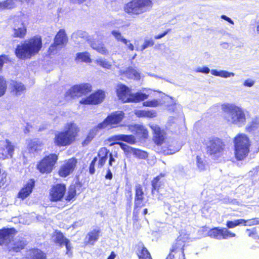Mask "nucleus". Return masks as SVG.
Listing matches in <instances>:
<instances>
[{
  "mask_svg": "<svg viewBox=\"0 0 259 259\" xmlns=\"http://www.w3.org/2000/svg\"><path fill=\"white\" fill-rule=\"evenodd\" d=\"M42 48L40 36H35L18 45L15 49L16 56L20 59H29L37 54Z\"/></svg>",
  "mask_w": 259,
  "mask_h": 259,
  "instance_id": "obj_1",
  "label": "nucleus"
},
{
  "mask_svg": "<svg viewBox=\"0 0 259 259\" xmlns=\"http://www.w3.org/2000/svg\"><path fill=\"white\" fill-rule=\"evenodd\" d=\"M224 118L228 122L239 127L245 124L246 116L244 109L235 104H226L223 105Z\"/></svg>",
  "mask_w": 259,
  "mask_h": 259,
  "instance_id": "obj_2",
  "label": "nucleus"
},
{
  "mask_svg": "<svg viewBox=\"0 0 259 259\" xmlns=\"http://www.w3.org/2000/svg\"><path fill=\"white\" fill-rule=\"evenodd\" d=\"M78 132L76 124L73 122L67 123L65 130L56 134L54 141L58 146H66L72 144L75 139Z\"/></svg>",
  "mask_w": 259,
  "mask_h": 259,
  "instance_id": "obj_3",
  "label": "nucleus"
},
{
  "mask_svg": "<svg viewBox=\"0 0 259 259\" xmlns=\"http://www.w3.org/2000/svg\"><path fill=\"white\" fill-rule=\"evenodd\" d=\"M234 154L238 160H242L248 155L250 150V142L245 134H239L235 137Z\"/></svg>",
  "mask_w": 259,
  "mask_h": 259,
  "instance_id": "obj_4",
  "label": "nucleus"
},
{
  "mask_svg": "<svg viewBox=\"0 0 259 259\" xmlns=\"http://www.w3.org/2000/svg\"><path fill=\"white\" fill-rule=\"evenodd\" d=\"M207 153L214 160L221 161L223 158L225 145L223 141L217 137L209 138L205 143Z\"/></svg>",
  "mask_w": 259,
  "mask_h": 259,
  "instance_id": "obj_5",
  "label": "nucleus"
},
{
  "mask_svg": "<svg viewBox=\"0 0 259 259\" xmlns=\"http://www.w3.org/2000/svg\"><path fill=\"white\" fill-rule=\"evenodd\" d=\"M152 5L151 0H132L125 5L124 9L128 14L139 15L148 11Z\"/></svg>",
  "mask_w": 259,
  "mask_h": 259,
  "instance_id": "obj_6",
  "label": "nucleus"
},
{
  "mask_svg": "<svg viewBox=\"0 0 259 259\" xmlns=\"http://www.w3.org/2000/svg\"><path fill=\"white\" fill-rule=\"evenodd\" d=\"M58 160V156L56 154H51L45 156L37 164V169L42 174H49Z\"/></svg>",
  "mask_w": 259,
  "mask_h": 259,
  "instance_id": "obj_7",
  "label": "nucleus"
},
{
  "mask_svg": "<svg viewBox=\"0 0 259 259\" xmlns=\"http://www.w3.org/2000/svg\"><path fill=\"white\" fill-rule=\"evenodd\" d=\"M91 88L90 84L88 83L74 85L66 92L65 97L70 99L81 97L90 92Z\"/></svg>",
  "mask_w": 259,
  "mask_h": 259,
  "instance_id": "obj_8",
  "label": "nucleus"
},
{
  "mask_svg": "<svg viewBox=\"0 0 259 259\" xmlns=\"http://www.w3.org/2000/svg\"><path fill=\"white\" fill-rule=\"evenodd\" d=\"M208 236L218 240L228 239L235 237L236 234L226 228L215 227L210 229L207 233Z\"/></svg>",
  "mask_w": 259,
  "mask_h": 259,
  "instance_id": "obj_9",
  "label": "nucleus"
},
{
  "mask_svg": "<svg viewBox=\"0 0 259 259\" xmlns=\"http://www.w3.org/2000/svg\"><path fill=\"white\" fill-rule=\"evenodd\" d=\"M109 142H112L110 146L114 144L119 145L120 143H123L121 142H124L128 144L133 145L136 143V139L132 135L119 134L111 136L108 139Z\"/></svg>",
  "mask_w": 259,
  "mask_h": 259,
  "instance_id": "obj_10",
  "label": "nucleus"
},
{
  "mask_svg": "<svg viewBox=\"0 0 259 259\" xmlns=\"http://www.w3.org/2000/svg\"><path fill=\"white\" fill-rule=\"evenodd\" d=\"M68 41L67 36L64 29H60L56 35L54 43L51 45L49 51L51 53H54L59 47H63L66 44Z\"/></svg>",
  "mask_w": 259,
  "mask_h": 259,
  "instance_id": "obj_11",
  "label": "nucleus"
},
{
  "mask_svg": "<svg viewBox=\"0 0 259 259\" xmlns=\"http://www.w3.org/2000/svg\"><path fill=\"white\" fill-rule=\"evenodd\" d=\"M66 191L65 185L57 184L54 185L50 192V199L52 201L56 202L60 201L64 196Z\"/></svg>",
  "mask_w": 259,
  "mask_h": 259,
  "instance_id": "obj_12",
  "label": "nucleus"
},
{
  "mask_svg": "<svg viewBox=\"0 0 259 259\" xmlns=\"http://www.w3.org/2000/svg\"><path fill=\"white\" fill-rule=\"evenodd\" d=\"M104 98V92L101 90H99L92 94L89 97L82 98L79 102L81 104H97L101 103Z\"/></svg>",
  "mask_w": 259,
  "mask_h": 259,
  "instance_id": "obj_13",
  "label": "nucleus"
},
{
  "mask_svg": "<svg viewBox=\"0 0 259 259\" xmlns=\"http://www.w3.org/2000/svg\"><path fill=\"white\" fill-rule=\"evenodd\" d=\"M26 244V242L24 239H13L7 246L10 254L14 255L24 249Z\"/></svg>",
  "mask_w": 259,
  "mask_h": 259,
  "instance_id": "obj_14",
  "label": "nucleus"
},
{
  "mask_svg": "<svg viewBox=\"0 0 259 259\" xmlns=\"http://www.w3.org/2000/svg\"><path fill=\"white\" fill-rule=\"evenodd\" d=\"M16 231L14 228H3L0 230V245H7L14 238Z\"/></svg>",
  "mask_w": 259,
  "mask_h": 259,
  "instance_id": "obj_15",
  "label": "nucleus"
},
{
  "mask_svg": "<svg viewBox=\"0 0 259 259\" xmlns=\"http://www.w3.org/2000/svg\"><path fill=\"white\" fill-rule=\"evenodd\" d=\"M54 242L60 247L65 246L66 254H69L71 249V244L68 239L66 238L60 231H56V234L53 236Z\"/></svg>",
  "mask_w": 259,
  "mask_h": 259,
  "instance_id": "obj_16",
  "label": "nucleus"
},
{
  "mask_svg": "<svg viewBox=\"0 0 259 259\" xmlns=\"http://www.w3.org/2000/svg\"><path fill=\"white\" fill-rule=\"evenodd\" d=\"M76 163V159L72 158L68 159L67 162L61 167L59 171L60 176L62 177H66L69 175L74 170Z\"/></svg>",
  "mask_w": 259,
  "mask_h": 259,
  "instance_id": "obj_17",
  "label": "nucleus"
},
{
  "mask_svg": "<svg viewBox=\"0 0 259 259\" xmlns=\"http://www.w3.org/2000/svg\"><path fill=\"white\" fill-rule=\"evenodd\" d=\"M35 182L33 179L29 180L18 193V197L22 200L26 198L32 193L35 186Z\"/></svg>",
  "mask_w": 259,
  "mask_h": 259,
  "instance_id": "obj_18",
  "label": "nucleus"
},
{
  "mask_svg": "<svg viewBox=\"0 0 259 259\" xmlns=\"http://www.w3.org/2000/svg\"><path fill=\"white\" fill-rule=\"evenodd\" d=\"M35 182L33 179L29 180L18 193V197L22 200L26 198L32 193L35 186Z\"/></svg>",
  "mask_w": 259,
  "mask_h": 259,
  "instance_id": "obj_19",
  "label": "nucleus"
},
{
  "mask_svg": "<svg viewBox=\"0 0 259 259\" xmlns=\"http://www.w3.org/2000/svg\"><path fill=\"white\" fill-rule=\"evenodd\" d=\"M116 94L119 99L123 102H128L131 93L129 88L124 84H118L116 89Z\"/></svg>",
  "mask_w": 259,
  "mask_h": 259,
  "instance_id": "obj_20",
  "label": "nucleus"
},
{
  "mask_svg": "<svg viewBox=\"0 0 259 259\" xmlns=\"http://www.w3.org/2000/svg\"><path fill=\"white\" fill-rule=\"evenodd\" d=\"M25 258L26 259H46V255L39 249L32 248L26 251Z\"/></svg>",
  "mask_w": 259,
  "mask_h": 259,
  "instance_id": "obj_21",
  "label": "nucleus"
},
{
  "mask_svg": "<svg viewBox=\"0 0 259 259\" xmlns=\"http://www.w3.org/2000/svg\"><path fill=\"white\" fill-rule=\"evenodd\" d=\"M81 187V184L78 182L71 185L68 188L67 195L65 198L66 200L70 201L72 200L75 197L77 191H78L79 193L81 192L80 189Z\"/></svg>",
  "mask_w": 259,
  "mask_h": 259,
  "instance_id": "obj_22",
  "label": "nucleus"
},
{
  "mask_svg": "<svg viewBox=\"0 0 259 259\" xmlns=\"http://www.w3.org/2000/svg\"><path fill=\"white\" fill-rule=\"evenodd\" d=\"M124 116V113L122 111H115L108 115L107 118L110 125L113 127V125L118 124L122 121Z\"/></svg>",
  "mask_w": 259,
  "mask_h": 259,
  "instance_id": "obj_23",
  "label": "nucleus"
},
{
  "mask_svg": "<svg viewBox=\"0 0 259 259\" xmlns=\"http://www.w3.org/2000/svg\"><path fill=\"white\" fill-rule=\"evenodd\" d=\"M150 89L146 90V93H143L141 91L137 92L135 93H131L128 102H139L147 99L149 96Z\"/></svg>",
  "mask_w": 259,
  "mask_h": 259,
  "instance_id": "obj_24",
  "label": "nucleus"
},
{
  "mask_svg": "<svg viewBox=\"0 0 259 259\" xmlns=\"http://www.w3.org/2000/svg\"><path fill=\"white\" fill-rule=\"evenodd\" d=\"M163 176L162 174L155 177L153 180L151 181V185H152V194L153 195H154L155 193L156 192L158 193L161 194V188L163 185V184L161 181H160V178L161 177Z\"/></svg>",
  "mask_w": 259,
  "mask_h": 259,
  "instance_id": "obj_25",
  "label": "nucleus"
},
{
  "mask_svg": "<svg viewBox=\"0 0 259 259\" xmlns=\"http://www.w3.org/2000/svg\"><path fill=\"white\" fill-rule=\"evenodd\" d=\"M154 131V141L157 145H161L164 140V132L159 126H153L151 127Z\"/></svg>",
  "mask_w": 259,
  "mask_h": 259,
  "instance_id": "obj_26",
  "label": "nucleus"
},
{
  "mask_svg": "<svg viewBox=\"0 0 259 259\" xmlns=\"http://www.w3.org/2000/svg\"><path fill=\"white\" fill-rule=\"evenodd\" d=\"M128 128L134 133L141 135L142 137L144 138H146L148 136V131L142 125H131L128 126Z\"/></svg>",
  "mask_w": 259,
  "mask_h": 259,
  "instance_id": "obj_27",
  "label": "nucleus"
},
{
  "mask_svg": "<svg viewBox=\"0 0 259 259\" xmlns=\"http://www.w3.org/2000/svg\"><path fill=\"white\" fill-rule=\"evenodd\" d=\"M10 86L16 96L20 95L22 92L25 90V87L23 83L14 80L11 81Z\"/></svg>",
  "mask_w": 259,
  "mask_h": 259,
  "instance_id": "obj_28",
  "label": "nucleus"
},
{
  "mask_svg": "<svg viewBox=\"0 0 259 259\" xmlns=\"http://www.w3.org/2000/svg\"><path fill=\"white\" fill-rule=\"evenodd\" d=\"M109 151L106 148H102L98 153L99 160L98 162V167H102L105 163L108 157Z\"/></svg>",
  "mask_w": 259,
  "mask_h": 259,
  "instance_id": "obj_29",
  "label": "nucleus"
},
{
  "mask_svg": "<svg viewBox=\"0 0 259 259\" xmlns=\"http://www.w3.org/2000/svg\"><path fill=\"white\" fill-rule=\"evenodd\" d=\"M88 37V34L85 31L78 30L72 34V38L77 44L81 43L84 39Z\"/></svg>",
  "mask_w": 259,
  "mask_h": 259,
  "instance_id": "obj_30",
  "label": "nucleus"
},
{
  "mask_svg": "<svg viewBox=\"0 0 259 259\" xmlns=\"http://www.w3.org/2000/svg\"><path fill=\"white\" fill-rule=\"evenodd\" d=\"M41 142L38 139L31 140L28 145V149L30 153H34L40 150Z\"/></svg>",
  "mask_w": 259,
  "mask_h": 259,
  "instance_id": "obj_31",
  "label": "nucleus"
},
{
  "mask_svg": "<svg viewBox=\"0 0 259 259\" xmlns=\"http://www.w3.org/2000/svg\"><path fill=\"white\" fill-rule=\"evenodd\" d=\"M175 172L176 175L182 177L190 176L189 168L187 166H184L180 164L175 166Z\"/></svg>",
  "mask_w": 259,
  "mask_h": 259,
  "instance_id": "obj_32",
  "label": "nucleus"
},
{
  "mask_svg": "<svg viewBox=\"0 0 259 259\" xmlns=\"http://www.w3.org/2000/svg\"><path fill=\"white\" fill-rule=\"evenodd\" d=\"M13 30V36L15 37L23 38L26 33V28L23 23H21L20 27L15 26Z\"/></svg>",
  "mask_w": 259,
  "mask_h": 259,
  "instance_id": "obj_33",
  "label": "nucleus"
},
{
  "mask_svg": "<svg viewBox=\"0 0 259 259\" xmlns=\"http://www.w3.org/2000/svg\"><path fill=\"white\" fill-rule=\"evenodd\" d=\"M14 0H5L0 1V12L5 10H12L17 7L15 3H14Z\"/></svg>",
  "mask_w": 259,
  "mask_h": 259,
  "instance_id": "obj_34",
  "label": "nucleus"
},
{
  "mask_svg": "<svg viewBox=\"0 0 259 259\" xmlns=\"http://www.w3.org/2000/svg\"><path fill=\"white\" fill-rule=\"evenodd\" d=\"M101 230L100 229H95L90 232L88 234V242L90 244L93 245L96 242L100 236Z\"/></svg>",
  "mask_w": 259,
  "mask_h": 259,
  "instance_id": "obj_35",
  "label": "nucleus"
},
{
  "mask_svg": "<svg viewBox=\"0 0 259 259\" xmlns=\"http://www.w3.org/2000/svg\"><path fill=\"white\" fill-rule=\"evenodd\" d=\"M212 75L215 76H219L223 78H228L235 76V73L230 72L226 70H218L217 69H212L211 70Z\"/></svg>",
  "mask_w": 259,
  "mask_h": 259,
  "instance_id": "obj_36",
  "label": "nucleus"
},
{
  "mask_svg": "<svg viewBox=\"0 0 259 259\" xmlns=\"http://www.w3.org/2000/svg\"><path fill=\"white\" fill-rule=\"evenodd\" d=\"M184 242L181 236L178 237L176 240V243L172 245L171 252H175L178 249H180L182 251V253L184 254L183 247L184 246ZM183 255H184V254Z\"/></svg>",
  "mask_w": 259,
  "mask_h": 259,
  "instance_id": "obj_37",
  "label": "nucleus"
},
{
  "mask_svg": "<svg viewBox=\"0 0 259 259\" xmlns=\"http://www.w3.org/2000/svg\"><path fill=\"white\" fill-rule=\"evenodd\" d=\"M81 61V62H91V59L90 58V55L89 53L81 52V53H77L76 54L75 61Z\"/></svg>",
  "mask_w": 259,
  "mask_h": 259,
  "instance_id": "obj_38",
  "label": "nucleus"
},
{
  "mask_svg": "<svg viewBox=\"0 0 259 259\" xmlns=\"http://www.w3.org/2000/svg\"><path fill=\"white\" fill-rule=\"evenodd\" d=\"M91 47L102 55H106L108 53L107 50L102 44H98L95 41L91 43Z\"/></svg>",
  "mask_w": 259,
  "mask_h": 259,
  "instance_id": "obj_39",
  "label": "nucleus"
},
{
  "mask_svg": "<svg viewBox=\"0 0 259 259\" xmlns=\"http://www.w3.org/2000/svg\"><path fill=\"white\" fill-rule=\"evenodd\" d=\"M125 73L127 76L136 80H140V74L132 67L127 68Z\"/></svg>",
  "mask_w": 259,
  "mask_h": 259,
  "instance_id": "obj_40",
  "label": "nucleus"
},
{
  "mask_svg": "<svg viewBox=\"0 0 259 259\" xmlns=\"http://www.w3.org/2000/svg\"><path fill=\"white\" fill-rule=\"evenodd\" d=\"M259 126V118H253L252 121L248 124L246 127V131L251 132L256 130Z\"/></svg>",
  "mask_w": 259,
  "mask_h": 259,
  "instance_id": "obj_41",
  "label": "nucleus"
},
{
  "mask_svg": "<svg viewBox=\"0 0 259 259\" xmlns=\"http://www.w3.org/2000/svg\"><path fill=\"white\" fill-rule=\"evenodd\" d=\"M111 33L118 41H121L125 45H127V43L129 42V40L122 36L121 32L119 30H113L111 31Z\"/></svg>",
  "mask_w": 259,
  "mask_h": 259,
  "instance_id": "obj_42",
  "label": "nucleus"
},
{
  "mask_svg": "<svg viewBox=\"0 0 259 259\" xmlns=\"http://www.w3.org/2000/svg\"><path fill=\"white\" fill-rule=\"evenodd\" d=\"M244 219H238L234 221H228L226 222V226L228 229L234 228L238 226L243 225L245 222Z\"/></svg>",
  "mask_w": 259,
  "mask_h": 259,
  "instance_id": "obj_43",
  "label": "nucleus"
},
{
  "mask_svg": "<svg viewBox=\"0 0 259 259\" xmlns=\"http://www.w3.org/2000/svg\"><path fill=\"white\" fill-rule=\"evenodd\" d=\"M143 200H134V207L133 211L134 217L137 216L139 213V209L145 205Z\"/></svg>",
  "mask_w": 259,
  "mask_h": 259,
  "instance_id": "obj_44",
  "label": "nucleus"
},
{
  "mask_svg": "<svg viewBox=\"0 0 259 259\" xmlns=\"http://www.w3.org/2000/svg\"><path fill=\"white\" fill-rule=\"evenodd\" d=\"M119 146L120 148L124 151L126 155L127 156L131 153L134 154V152L135 150V148L131 147L125 143H120Z\"/></svg>",
  "mask_w": 259,
  "mask_h": 259,
  "instance_id": "obj_45",
  "label": "nucleus"
},
{
  "mask_svg": "<svg viewBox=\"0 0 259 259\" xmlns=\"http://www.w3.org/2000/svg\"><path fill=\"white\" fill-rule=\"evenodd\" d=\"M96 134L97 133H96V130H91L84 140L82 142V145L84 146L88 145V144L93 140Z\"/></svg>",
  "mask_w": 259,
  "mask_h": 259,
  "instance_id": "obj_46",
  "label": "nucleus"
},
{
  "mask_svg": "<svg viewBox=\"0 0 259 259\" xmlns=\"http://www.w3.org/2000/svg\"><path fill=\"white\" fill-rule=\"evenodd\" d=\"M108 125H110V123L107 117L103 121L99 123L96 126L93 128V130H96V133H97L99 130L104 129Z\"/></svg>",
  "mask_w": 259,
  "mask_h": 259,
  "instance_id": "obj_47",
  "label": "nucleus"
},
{
  "mask_svg": "<svg viewBox=\"0 0 259 259\" xmlns=\"http://www.w3.org/2000/svg\"><path fill=\"white\" fill-rule=\"evenodd\" d=\"M6 145L5 146L8 153V155L12 158L14 151V146L12 145V143L8 140H6Z\"/></svg>",
  "mask_w": 259,
  "mask_h": 259,
  "instance_id": "obj_48",
  "label": "nucleus"
},
{
  "mask_svg": "<svg viewBox=\"0 0 259 259\" xmlns=\"http://www.w3.org/2000/svg\"><path fill=\"white\" fill-rule=\"evenodd\" d=\"M134 155L140 159H146L148 157V153L144 151L135 148Z\"/></svg>",
  "mask_w": 259,
  "mask_h": 259,
  "instance_id": "obj_49",
  "label": "nucleus"
},
{
  "mask_svg": "<svg viewBox=\"0 0 259 259\" xmlns=\"http://www.w3.org/2000/svg\"><path fill=\"white\" fill-rule=\"evenodd\" d=\"M7 87L6 80L3 76H0V97L5 94Z\"/></svg>",
  "mask_w": 259,
  "mask_h": 259,
  "instance_id": "obj_50",
  "label": "nucleus"
},
{
  "mask_svg": "<svg viewBox=\"0 0 259 259\" xmlns=\"http://www.w3.org/2000/svg\"><path fill=\"white\" fill-rule=\"evenodd\" d=\"M139 259H152L150 254L147 249L143 246L141 251V255H139Z\"/></svg>",
  "mask_w": 259,
  "mask_h": 259,
  "instance_id": "obj_51",
  "label": "nucleus"
},
{
  "mask_svg": "<svg viewBox=\"0 0 259 259\" xmlns=\"http://www.w3.org/2000/svg\"><path fill=\"white\" fill-rule=\"evenodd\" d=\"M159 105V101L156 99L145 101L143 103V105L146 107H156Z\"/></svg>",
  "mask_w": 259,
  "mask_h": 259,
  "instance_id": "obj_52",
  "label": "nucleus"
},
{
  "mask_svg": "<svg viewBox=\"0 0 259 259\" xmlns=\"http://www.w3.org/2000/svg\"><path fill=\"white\" fill-rule=\"evenodd\" d=\"M96 62L97 64L106 69H109L112 66L106 60L98 59L96 60Z\"/></svg>",
  "mask_w": 259,
  "mask_h": 259,
  "instance_id": "obj_53",
  "label": "nucleus"
},
{
  "mask_svg": "<svg viewBox=\"0 0 259 259\" xmlns=\"http://www.w3.org/2000/svg\"><path fill=\"white\" fill-rule=\"evenodd\" d=\"M257 219V218H253L247 220H245L246 222L243 223V225L244 226H251L259 225V221Z\"/></svg>",
  "mask_w": 259,
  "mask_h": 259,
  "instance_id": "obj_54",
  "label": "nucleus"
},
{
  "mask_svg": "<svg viewBox=\"0 0 259 259\" xmlns=\"http://www.w3.org/2000/svg\"><path fill=\"white\" fill-rule=\"evenodd\" d=\"M144 193L143 188L140 184H136L135 186V196H144Z\"/></svg>",
  "mask_w": 259,
  "mask_h": 259,
  "instance_id": "obj_55",
  "label": "nucleus"
},
{
  "mask_svg": "<svg viewBox=\"0 0 259 259\" xmlns=\"http://www.w3.org/2000/svg\"><path fill=\"white\" fill-rule=\"evenodd\" d=\"M196 164L200 170H202L205 169V163L199 156H196Z\"/></svg>",
  "mask_w": 259,
  "mask_h": 259,
  "instance_id": "obj_56",
  "label": "nucleus"
},
{
  "mask_svg": "<svg viewBox=\"0 0 259 259\" xmlns=\"http://www.w3.org/2000/svg\"><path fill=\"white\" fill-rule=\"evenodd\" d=\"M97 160H98L97 157H94L90 164L89 172L91 175H93L95 172V164L97 162Z\"/></svg>",
  "mask_w": 259,
  "mask_h": 259,
  "instance_id": "obj_57",
  "label": "nucleus"
},
{
  "mask_svg": "<svg viewBox=\"0 0 259 259\" xmlns=\"http://www.w3.org/2000/svg\"><path fill=\"white\" fill-rule=\"evenodd\" d=\"M154 41L153 39H146L144 44L142 46V50H144L149 47H152L154 45Z\"/></svg>",
  "mask_w": 259,
  "mask_h": 259,
  "instance_id": "obj_58",
  "label": "nucleus"
},
{
  "mask_svg": "<svg viewBox=\"0 0 259 259\" xmlns=\"http://www.w3.org/2000/svg\"><path fill=\"white\" fill-rule=\"evenodd\" d=\"M196 72L202 73L204 74H208L210 71V69L208 67L204 66L202 68L198 67L196 70Z\"/></svg>",
  "mask_w": 259,
  "mask_h": 259,
  "instance_id": "obj_59",
  "label": "nucleus"
},
{
  "mask_svg": "<svg viewBox=\"0 0 259 259\" xmlns=\"http://www.w3.org/2000/svg\"><path fill=\"white\" fill-rule=\"evenodd\" d=\"M14 3H16V2H19L21 4H26L28 6H31L34 4V0H14Z\"/></svg>",
  "mask_w": 259,
  "mask_h": 259,
  "instance_id": "obj_60",
  "label": "nucleus"
},
{
  "mask_svg": "<svg viewBox=\"0 0 259 259\" xmlns=\"http://www.w3.org/2000/svg\"><path fill=\"white\" fill-rule=\"evenodd\" d=\"M145 117H154L156 116V112L154 110H146Z\"/></svg>",
  "mask_w": 259,
  "mask_h": 259,
  "instance_id": "obj_61",
  "label": "nucleus"
},
{
  "mask_svg": "<svg viewBox=\"0 0 259 259\" xmlns=\"http://www.w3.org/2000/svg\"><path fill=\"white\" fill-rule=\"evenodd\" d=\"M254 83L255 81L254 80L252 79L248 78L244 81L243 85L245 87H251L254 85Z\"/></svg>",
  "mask_w": 259,
  "mask_h": 259,
  "instance_id": "obj_62",
  "label": "nucleus"
},
{
  "mask_svg": "<svg viewBox=\"0 0 259 259\" xmlns=\"http://www.w3.org/2000/svg\"><path fill=\"white\" fill-rule=\"evenodd\" d=\"M246 232H249L248 236L249 237H251L253 238H255V236L256 235V231L255 228L252 229V230H250L249 229H247L246 230Z\"/></svg>",
  "mask_w": 259,
  "mask_h": 259,
  "instance_id": "obj_63",
  "label": "nucleus"
},
{
  "mask_svg": "<svg viewBox=\"0 0 259 259\" xmlns=\"http://www.w3.org/2000/svg\"><path fill=\"white\" fill-rule=\"evenodd\" d=\"M146 110H139L136 111L135 114L138 117H145Z\"/></svg>",
  "mask_w": 259,
  "mask_h": 259,
  "instance_id": "obj_64",
  "label": "nucleus"
}]
</instances>
